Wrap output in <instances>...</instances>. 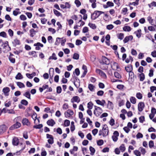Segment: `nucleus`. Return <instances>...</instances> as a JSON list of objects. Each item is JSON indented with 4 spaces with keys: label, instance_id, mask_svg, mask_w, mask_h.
<instances>
[{
    "label": "nucleus",
    "instance_id": "f257e3e1",
    "mask_svg": "<svg viewBox=\"0 0 156 156\" xmlns=\"http://www.w3.org/2000/svg\"><path fill=\"white\" fill-rule=\"evenodd\" d=\"M109 130L107 125H103L102 126V129L99 130L98 135L100 136L102 135L103 137H106L108 134Z\"/></svg>",
    "mask_w": 156,
    "mask_h": 156
},
{
    "label": "nucleus",
    "instance_id": "f03ea898",
    "mask_svg": "<svg viewBox=\"0 0 156 156\" xmlns=\"http://www.w3.org/2000/svg\"><path fill=\"white\" fill-rule=\"evenodd\" d=\"M104 12L99 11H95L91 14V18L93 20H95L98 18L101 14L104 13Z\"/></svg>",
    "mask_w": 156,
    "mask_h": 156
},
{
    "label": "nucleus",
    "instance_id": "7ed1b4c3",
    "mask_svg": "<svg viewBox=\"0 0 156 156\" xmlns=\"http://www.w3.org/2000/svg\"><path fill=\"white\" fill-rule=\"evenodd\" d=\"M95 110L94 111V113L97 117L99 116L100 115L102 112L103 110L100 107L94 106Z\"/></svg>",
    "mask_w": 156,
    "mask_h": 156
},
{
    "label": "nucleus",
    "instance_id": "20e7f679",
    "mask_svg": "<svg viewBox=\"0 0 156 156\" xmlns=\"http://www.w3.org/2000/svg\"><path fill=\"white\" fill-rule=\"evenodd\" d=\"M46 137L48 139V141L49 144H53L54 142V137L52 135L47 134H46Z\"/></svg>",
    "mask_w": 156,
    "mask_h": 156
},
{
    "label": "nucleus",
    "instance_id": "39448f33",
    "mask_svg": "<svg viewBox=\"0 0 156 156\" xmlns=\"http://www.w3.org/2000/svg\"><path fill=\"white\" fill-rule=\"evenodd\" d=\"M145 106L144 103L143 102H140L138 105V109L139 112L143 111Z\"/></svg>",
    "mask_w": 156,
    "mask_h": 156
},
{
    "label": "nucleus",
    "instance_id": "423d86ee",
    "mask_svg": "<svg viewBox=\"0 0 156 156\" xmlns=\"http://www.w3.org/2000/svg\"><path fill=\"white\" fill-rule=\"evenodd\" d=\"M96 72L103 78H106V75L103 71L99 69H96Z\"/></svg>",
    "mask_w": 156,
    "mask_h": 156
},
{
    "label": "nucleus",
    "instance_id": "0eeeda50",
    "mask_svg": "<svg viewBox=\"0 0 156 156\" xmlns=\"http://www.w3.org/2000/svg\"><path fill=\"white\" fill-rule=\"evenodd\" d=\"M21 124L18 122H16V123L11 126L9 129L11 130L14 129H17L20 127Z\"/></svg>",
    "mask_w": 156,
    "mask_h": 156
},
{
    "label": "nucleus",
    "instance_id": "6e6552de",
    "mask_svg": "<svg viewBox=\"0 0 156 156\" xmlns=\"http://www.w3.org/2000/svg\"><path fill=\"white\" fill-rule=\"evenodd\" d=\"M22 123L23 125H26L28 126L30 125V122L29 120L26 118H23V119Z\"/></svg>",
    "mask_w": 156,
    "mask_h": 156
},
{
    "label": "nucleus",
    "instance_id": "1a4fd4ad",
    "mask_svg": "<svg viewBox=\"0 0 156 156\" xmlns=\"http://www.w3.org/2000/svg\"><path fill=\"white\" fill-rule=\"evenodd\" d=\"M7 127L5 125H2L0 126V134L3 133L5 132L7 129Z\"/></svg>",
    "mask_w": 156,
    "mask_h": 156
},
{
    "label": "nucleus",
    "instance_id": "9d476101",
    "mask_svg": "<svg viewBox=\"0 0 156 156\" xmlns=\"http://www.w3.org/2000/svg\"><path fill=\"white\" fill-rule=\"evenodd\" d=\"M111 67L114 70H116L120 68L118 63L115 62H113L111 64Z\"/></svg>",
    "mask_w": 156,
    "mask_h": 156
},
{
    "label": "nucleus",
    "instance_id": "9b49d317",
    "mask_svg": "<svg viewBox=\"0 0 156 156\" xmlns=\"http://www.w3.org/2000/svg\"><path fill=\"white\" fill-rule=\"evenodd\" d=\"M102 61L103 64L106 65H109L110 63L109 60L104 56H102Z\"/></svg>",
    "mask_w": 156,
    "mask_h": 156
},
{
    "label": "nucleus",
    "instance_id": "f8f14e48",
    "mask_svg": "<svg viewBox=\"0 0 156 156\" xmlns=\"http://www.w3.org/2000/svg\"><path fill=\"white\" fill-rule=\"evenodd\" d=\"M34 46L36 47L35 49L37 50H40L41 49L40 47L42 48L44 46L43 44L40 42H37L34 44Z\"/></svg>",
    "mask_w": 156,
    "mask_h": 156
},
{
    "label": "nucleus",
    "instance_id": "ddd939ff",
    "mask_svg": "<svg viewBox=\"0 0 156 156\" xmlns=\"http://www.w3.org/2000/svg\"><path fill=\"white\" fill-rule=\"evenodd\" d=\"M80 99L78 96L73 97L71 100V101L72 103H73L75 102L78 103L80 102Z\"/></svg>",
    "mask_w": 156,
    "mask_h": 156
},
{
    "label": "nucleus",
    "instance_id": "4468645a",
    "mask_svg": "<svg viewBox=\"0 0 156 156\" xmlns=\"http://www.w3.org/2000/svg\"><path fill=\"white\" fill-rule=\"evenodd\" d=\"M75 79L76 80V81H74L73 83L76 87L78 88L80 86V80L78 79V78L77 77H75Z\"/></svg>",
    "mask_w": 156,
    "mask_h": 156
},
{
    "label": "nucleus",
    "instance_id": "2eb2a0df",
    "mask_svg": "<svg viewBox=\"0 0 156 156\" xmlns=\"http://www.w3.org/2000/svg\"><path fill=\"white\" fill-rule=\"evenodd\" d=\"M12 144L14 146H17L19 143V140L17 137H14L12 139Z\"/></svg>",
    "mask_w": 156,
    "mask_h": 156
},
{
    "label": "nucleus",
    "instance_id": "dca6fc26",
    "mask_svg": "<svg viewBox=\"0 0 156 156\" xmlns=\"http://www.w3.org/2000/svg\"><path fill=\"white\" fill-rule=\"evenodd\" d=\"M133 37L132 35L126 37L124 39L123 41L124 43L128 42L129 40H132Z\"/></svg>",
    "mask_w": 156,
    "mask_h": 156
},
{
    "label": "nucleus",
    "instance_id": "f3484780",
    "mask_svg": "<svg viewBox=\"0 0 156 156\" xmlns=\"http://www.w3.org/2000/svg\"><path fill=\"white\" fill-rule=\"evenodd\" d=\"M125 69L127 72H130L133 70L132 66L131 65H128L125 67Z\"/></svg>",
    "mask_w": 156,
    "mask_h": 156
},
{
    "label": "nucleus",
    "instance_id": "a211bd4d",
    "mask_svg": "<svg viewBox=\"0 0 156 156\" xmlns=\"http://www.w3.org/2000/svg\"><path fill=\"white\" fill-rule=\"evenodd\" d=\"M47 123L48 125L51 126H53L55 123L54 121L52 119L48 120Z\"/></svg>",
    "mask_w": 156,
    "mask_h": 156
},
{
    "label": "nucleus",
    "instance_id": "6ab92c4d",
    "mask_svg": "<svg viewBox=\"0 0 156 156\" xmlns=\"http://www.w3.org/2000/svg\"><path fill=\"white\" fill-rule=\"evenodd\" d=\"M129 80L132 81L133 80H134V73L132 71L130 72H129Z\"/></svg>",
    "mask_w": 156,
    "mask_h": 156
},
{
    "label": "nucleus",
    "instance_id": "aec40b11",
    "mask_svg": "<svg viewBox=\"0 0 156 156\" xmlns=\"http://www.w3.org/2000/svg\"><path fill=\"white\" fill-rule=\"evenodd\" d=\"M95 101L97 104L103 106H104V104L105 103V100H102L101 101L99 100H97Z\"/></svg>",
    "mask_w": 156,
    "mask_h": 156
},
{
    "label": "nucleus",
    "instance_id": "412c9836",
    "mask_svg": "<svg viewBox=\"0 0 156 156\" xmlns=\"http://www.w3.org/2000/svg\"><path fill=\"white\" fill-rule=\"evenodd\" d=\"M30 36L31 37H33L36 34V32L34 29H31L29 31Z\"/></svg>",
    "mask_w": 156,
    "mask_h": 156
},
{
    "label": "nucleus",
    "instance_id": "4be33fe9",
    "mask_svg": "<svg viewBox=\"0 0 156 156\" xmlns=\"http://www.w3.org/2000/svg\"><path fill=\"white\" fill-rule=\"evenodd\" d=\"M10 89L8 87H5L3 88L2 91L5 95H7V94L9 92Z\"/></svg>",
    "mask_w": 156,
    "mask_h": 156
},
{
    "label": "nucleus",
    "instance_id": "5701e85b",
    "mask_svg": "<svg viewBox=\"0 0 156 156\" xmlns=\"http://www.w3.org/2000/svg\"><path fill=\"white\" fill-rule=\"evenodd\" d=\"M26 75L29 78L31 79L36 75V73L35 72H33L31 74L27 73L26 74Z\"/></svg>",
    "mask_w": 156,
    "mask_h": 156
},
{
    "label": "nucleus",
    "instance_id": "b1692460",
    "mask_svg": "<svg viewBox=\"0 0 156 156\" xmlns=\"http://www.w3.org/2000/svg\"><path fill=\"white\" fill-rule=\"evenodd\" d=\"M135 34H136V37L138 38H140L141 36V30L139 29L135 32Z\"/></svg>",
    "mask_w": 156,
    "mask_h": 156
},
{
    "label": "nucleus",
    "instance_id": "393cba45",
    "mask_svg": "<svg viewBox=\"0 0 156 156\" xmlns=\"http://www.w3.org/2000/svg\"><path fill=\"white\" fill-rule=\"evenodd\" d=\"M138 76L139 77L140 81H143L145 79V75L143 73L139 74Z\"/></svg>",
    "mask_w": 156,
    "mask_h": 156
},
{
    "label": "nucleus",
    "instance_id": "a878e982",
    "mask_svg": "<svg viewBox=\"0 0 156 156\" xmlns=\"http://www.w3.org/2000/svg\"><path fill=\"white\" fill-rule=\"evenodd\" d=\"M23 95L28 99L30 100L31 99L30 94L29 91L26 92L25 93L23 94Z\"/></svg>",
    "mask_w": 156,
    "mask_h": 156
},
{
    "label": "nucleus",
    "instance_id": "bb28decb",
    "mask_svg": "<svg viewBox=\"0 0 156 156\" xmlns=\"http://www.w3.org/2000/svg\"><path fill=\"white\" fill-rule=\"evenodd\" d=\"M57 59L55 53H53L51 56L49 57L48 58L49 60H56Z\"/></svg>",
    "mask_w": 156,
    "mask_h": 156
},
{
    "label": "nucleus",
    "instance_id": "cd10ccee",
    "mask_svg": "<svg viewBox=\"0 0 156 156\" xmlns=\"http://www.w3.org/2000/svg\"><path fill=\"white\" fill-rule=\"evenodd\" d=\"M117 36L118 39L120 40H122L124 38V35L122 33H120L119 34H118L117 35Z\"/></svg>",
    "mask_w": 156,
    "mask_h": 156
},
{
    "label": "nucleus",
    "instance_id": "c85d7f7f",
    "mask_svg": "<svg viewBox=\"0 0 156 156\" xmlns=\"http://www.w3.org/2000/svg\"><path fill=\"white\" fill-rule=\"evenodd\" d=\"M107 106L108 108L109 109H112L113 107V103L112 102L110 101H108Z\"/></svg>",
    "mask_w": 156,
    "mask_h": 156
},
{
    "label": "nucleus",
    "instance_id": "c756f323",
    "mask_svg": "<svg viewBox=\"0 0 156 156\" xmlns=\"http://www.w3.org/2000/svg\"><path fill=\"white\" fill-rule=\"evenodd\" d=\"M54 14L57 16H62V14L57 10L54 9L53 10Z\"/></svg>",
    "mask_w": 156,
    "mask_h": 156
},
{
    "label": "nucleus",
    "instance_id": "7c9ffc66",
    "mask_svg": "<svg viewBox=\"0 0 156 156\" xmlns=\"http://www.w3.org/2000/svg\"><path fill=\"white\" fill-rule=\"evenodd\" d=\"M29 55H32L34 57L36 58L37 57L36 54V52L35 51H32L29 52Z\"/></svg>",
    "mask_w": 156,
    "mask_h": 156
},
{
    "label": "nucleus",
    "instance_id": "2f4dec72",
    "mask_svg": "<svg viewBox=\"0 0 156 156\" xmlns=\"http://www.w3.org/2000/svg\"><path fill=\"white\" fill-rule=\"evenodd\" d=\"M88 26L93 29H95L97 28V26L95 24L89 23L88 24Z\"/></svg>",
    "mask_w": 156,
    "mask_h": 156
},
{
    "label": "nucleus",
    "instance_id": "473e14b6",
    "mask_svg": "<svg viewBox=\"0 0 156 156\" xmlns=\"http://www.w3.org/2000/svg\"><path fill=\"white\" fill-rule=\"evenodd\" d=\"M123 29L125 31L129 32L131 31V28L129 26H125L123 27Z\"/></svg>",
    "mask_w": 156,
    "mask_h": 156
},
{
    "label": "nucleus",
    "instance_id": "72a5a7b5",
    "mask_svg": "<svg viewBox=\"0 0 156 156\" xmlns=\"http://www.w3.org/2000/svg\"><path fill=\"white\" fill-rule=\"evenodd\" d=\"M16 84L20 88H24L25 87L24 84L23 83L21 82H17Z\"/></svg>",
    "mask_w": 156,
    "mask_h": 156
},
{
    "label": "nucleus",
    "instance_id": "f704fd0d",
    "mask_svg": "<svg viewBox=\"0 0 156 156\" xmlns=\"http://www.w3.org/2000/svg\"><path fill=\"white\" fill-rule=\"evenodd\" d=\"M16 10H14L13 11V15L15 16H16L18 14H20L21 13V12H20L17 11L20 10V9L19 8H16Z\"/></svg>",
    "mask_w": 156,
    "mask_h": 156
},
{
    "label": "nucleus",
    "instance_id": "c9c22d12",
    "mask_svg": "<svg viewBox=\"0 0 156 156\" xmlns=\"http://www.w3.org/2000/svg\"><path fill=\"white\" fill-rule=\"evenodd\" d=\"M89 149L90 151V154L92 155H93L95 151V149L92 146H90L89 147Z\"/></svg>",
    "mask_w": 156,
    "mask_h": 156
},
{
    "label": "nucleus",
    "instance_id": "e433bc0d",
    "mask_svg": "<svg viewBox=\"0 0 156 156\" xmlns=\"http://www.w3.org/2000/svg\"><path fill=\"white\" fill-rule=\"evenodd\" d=\"M15 78L17 80H20L23 78V76L20 73H19L15 77Z\"/></svg>",
    "mask_w": 156,
    "mask_h": 156
},
{
    "label": "nucleus",
    "instance_id": "4c0bfd02",
    "mask_svg": "<svg viewBox=\"0 0 156 156\" xmlns=\"http://www.w3.org/2000/svg\"><path fill=\"white\" fill-rule=\"evenodd\" d=\"M114 75L118 79H120L121 78V76L120 74L117 72H115L114 73Z\"/></svg>",
    "mask_w": 156,
    "mask_h": 156
},
{
    "label": "nucleus",
    "instance_id": "58836bf2",
    "mask_svg": "<svg viewBox=\"0 0 156 156\" xmlns=\"http://www.w3.org/2000/svg\"><path fill=\"white\" fill-rule=\"evenodd\" d=\"M130 101L132 104H135L136 103V99L133 97H131L130 98Z\"/></svg>",
    "mask_w": 156,
    "mask_h": 156
},
{
    "label": "nucleus",
    "instance_id": "ea45409f",
    "mask_svg": "<svg viewBox=\"0 0 156 156\" xmlns=\"http://www.w3.org/2000/svg\"><path fill=\"white\" fill-rule=\"evenodd\" d=\"M63 38V37H62V38L57 37L56 39V41L55 43V45H58L60 43V40H59V41H58V40H60Z\"/></svg>",
    "mask_w": 156,
    "mask_h": 156
},
{
    "label": "nucleus",
    "instance_id": "a19ab883",
    "mask_svg": "<svg viewBox=\"0 0 156 156\" xmlns=\"http://www.w3.org/2000/svg\"><path fill=\"white\" fill-rule=\"evenodd\" d=\"M70 121L67 119H66L64 121V125L65 126H68L70 125Z\"/></svg>",
    "mask_w": 156,
    "mask_h": 156
},
{
    "label": "nucleus",
    "instance_id": "79ce46f5",
    "mask_svg": "<svg viewBox=\"0 0 156 156\" xmlns=\"http://www.w3.org/2000/svg\"><path fill=\"white\" fill-rule=\"evenodd\" d=\"M21 103L22 105H24L27 106L28 104V101L25 100L23 99L21 101Z\"/></svg>",
    "mask_w": 156,
    "mask_h": 156
},
{
    "label": "nucleus",
    "instance_id": "37998d69",
    "mask_svg": "<svg viewBox=\"0 0 156 156\" xmlns=\"http://www.w3.org/2000/svg\"><path fill=\"white\" fill-rule=\"evenodd\" d=\"M93 104L91 102H90L87 104V108L89 109H92Z\"/></svg>",
    "mask_w": 156,
    "mask_h": 156
},
{
    "label": "nucleus",
    "instance_id": "c03bdc74",
    "mask_svg": "<svg viewBox=\"0 0 156 156\" xmlns=\"http://www.w3.org/2000/svg\"><path fill=\"white\" fill-rule=\"evenodd\" d=\"M43 125L42 124H40L37 125H34L33 126V128L36 129H40L42 128Z\"/></svg>",
    "mask_w": 156,
    "mask_h": 156
},
{
    "label": "nucleus",
    "instance_id": "a18cd8bd",
    "mask_svg": "<svg viewBox=\"0 0 156 156\" xmlns=\"http://www.w3.org/2000/svg\"><path fill=\"white\" fill-rule=\"evenodd\" d=\"M13 43L15 45H19L20 44V41L17 39H14Z\"/></svg>",
    "mask_w": 156,
    "mask_h": 156
},
{
    "label": "nucleus",
    "instance_id": "49530a36",
    "mask_svg": "<svg viewBox=\"0 0 156 156\" xmlns=\"http://www.w3.org/2000/svg\"><path fill=\"white\" fill-rule=\"evenodd\" d=\"M88 87L90 91H93V90L94 86L93 84H89Z\"/></svg>",
    "mask_w": 156,
    "mask_h": 156
},
{
    "label": "nucleus",
    "instance_id": "de8ad7c7",
    "mask_svg": "<svg viewBox=\"0 0 156 156\" xmlns=\"http://www.w3.org/2000/svg\"><path fill=\"white\" fill-rule=\"evenodd\" d=\"M119 148L120 150L122 152H124L126 150V148L124 146V144H122L120 147Z\"/></svg>",
    "mask_w": 156,
    "mask_h": 156
},
{
    "label": "nucleus",
    "instance_id": "09e8293b",
    "mask_svg": "<svg viewBox=\"0 0 156 156\" xmlns=\"http://www.w3.org/2000/svg\"><path fill=\"white\" fill-rule=\"evenodd\" d=\"M147 20L149 23L151 25H153L152 23L153 22V20L152 19L151 16H148L147 18Z\"/></svg>",
    "mask_w": 156,
    "mask_h": 156
},
{
    "label": "nucleus",
    "instance_id": "8fccbe9b",
    "mask_svg": "<svg viewBox=\"0 0 156 156\" xmlns=\"http://www.w3.org/2000/svg\"><path fill=\"white\" fill-rule=\"evenodd\" d=\"M149 7L150 8H151L152 6H156V2H153L150 4L148 5Z\"/></svg>",
    "mask_w": 156,
    "mask_h": 156
},
{
    "label": "nucleus",
    "instance_id": "3c124183",
    "mask_svg": "<svg viewBox=\"0 0 156 156\" xmlns=\"http://www.w3.org/2000/svg\"><path fill=\"white\" fill-rule=\"evenodd\" d=\"M31 117L32 118V119L34 120L35 122V120H36V119H37V114L35 112L33 113L31 115Z\"/></svg>",
    "mask_w": 156,
    "mask_h": 156
},
{
    "label": "nucleus",
    "instance_id": "603ef678",
    "mask_svg": "<svg viewBox=\"0 0 156 156\" xmlns=\"http://www.w3.org/2000/svg\"><path fill=\"white\" fill-rule=\"evenodd\" d=\"M134 153L136 156H140L141 155L140 152L137 150H136L134 151Z\"/></svg>",
    "mask_w": 156,
    "mask_h": 156
},
{
    "label": "nucleus",
    "instance_id": "864d4df0",
    "mask_svg": "<svg viewBox=\"0 0 156 156\" xmlns=\"http://www.w3.org/2000/svg\"><path fill=\"white\" fill-rule=\"evenodd\" d=\"M69 106L68 104L65 103L62 106V108L63 109L66 110L68 108Z\"/></svg>",
    "mask_w": 156,
    "mask_h": 156
},
{
    "label": "nucleus",
    "instance_id": "5fc2aeb1",
    "mask_svg": "<svg viewBox=\"0 0 156 156\" xmlns=\"http://www.w3.org/2000/svg\"><path fill=\"white\" fill-rule=\"evenodd\" d=\"M124 87V86L122 84H119L117 86V88L118 89L120 90L123 89Z\"/></svg>",
    "mask_w": 156,
    "mask_h": 156
},
{
    "label": "nucleus",
    "instance_id": "6e6d98bb",
    "mask_svg": "<svg viewBox=\"0 0 156 156\" xmlns=\"http://www.w3.org/2000/svg\"><path fill=\"white\" fill-rule=\"evenodd\" d=\"M106 4L108 5V7H111L114 6V4L112 2L108 1L107 2Z\"/></svg>",
    "mask_w": 156,
    "mask_h": 156
},
{
    "label": "nucleus",
    "instance_id": "4d7b16f0",
    "mask_svg": "<svg viewBox=\"0 0 156 156\" xmlns=\"http://www.w3.org/2000/svg\"><path fill=\"white\" fill-rule=\"evenodd\" d=\"M79 55L77 53H75L74 54L73 56V58L74 59H78L79 58Z\"/></svg>",
    "mask_w": 156,
    "mask_h": 156
},
{
    "label": "nucleus",
    "instance_id": "13d9d810",
    "mask_svg": "<svg viewBox=\"0 0 156 156\" xmlns=\"http://www.w3.org/2000/svg\"><path fill=\"white\" fill-rule=\"evenodd\" d=\"M149 146L150 148H152L154 146V143L152 140H150L149 142Z\"/></svg>",
    "mask_w": 156,
    "mask_h": 156
},
{
    "label": "nucleus",
    "instance_id": "bf43d9fd",
    "mask_svg": "<svg viewBox=\"0 0 156 156\" xmlns=\"http://www.w3.org/2000/svg\"><path fill=\"white\" fill-rule=\"evenodd\" d=\"M114 26L112 24H109L106 26V28L108 30H111L114 28Z\"/></svg>",
    "mask_w": 156,
    "mask_h": 156
},
{
    "label": "nucleus",
    "instance_id": "052dcab7",
    "mask_svg": "<svg viewBox=\"0 0 156 156\" xmlns=\"http://www.w3.org/2000/svg\"><path fill=\"white\" fill-rule=\"evenodd\" d=\"M136 97L138 99H140L142 98V95L140 93H138L136 94Z\"/></svg>",
    "mask_w": 156,
    "mask_h": 156
},
{
    "label": "nucleus",
    "instance_id": "680f3d73",
    "mask_svg": "<svg viewBox=\"0 0 156 156\" xmlns=\"http://www.w3.org/2000/svg\"><path fill=\"white\" fill-rule=\"evenodd\" d=\"M0 36L4 37H6L7 35L6 33L4 31L0 33Z\"/></svg>",
    "mask_w": 156,
    "mask_h": 156
},
{
    "label": "nucleus",
    "instance_id": "e2e57ef3",
    "mask_svg": "<svg viewBox=\"0 0 156 156\" xmlns=\"http://www.w3.org/2000/svg\"><path fill=\"white\" fill-rule=\"evenodd\" d=\"M140 122L143 123L145 121V118L144 116H141L139 118Z\"/></svg>",
    "mask_w": 156,
    "mask_h": 156
},
{
    "label": "nucleus",
    "instance_id": "0e129e2a",
    "mask_svg": "<svg viewBox=\"0 0 156 156\" xmlns=\"http://www.w3.org/2000/svg\"><path fill=\"white\" fill-rule=\"evenodd\" d=\"M104 143L103 141L102 140H100L97 141V144L99 146H101Z\"/></svg>",
    "mask_w": 156,
    "mask_h": 156
},
{
    "label": "nucleus",
    "instance_id": "69168bd1",
    "mask_svg": "<svg viewBox=\"0 0 156 156\" xmlns=\"http://www.w3.org/2000/svg\"><path fill=\"white\" fill-rule=\"evenodd\" d=\"M88 28L87 27H85L83 28L82 30V32L83 33H86L88 31Z\"/></svg>",
    "mask_w": 156,
    "mask_h": 156
},
{
    "label": "nucleus",
    "instance_id": "338daca9",
    "mask_svg": "<svg viewBox=\"0 0 156 156\" xmlns=\"http://www.w3.org/2000/svg\"><path fill=\"white\" fill-rule=\"evenodd\" d=\"M143 154H144L146 152L145 149L142 147H140L139 148Z\"/></svg>",
    "mask_w": 156,
    "mask_h": 156
},
{
    "label": "nucleus",
    "instance_id": "774afa93",
    "mask_svg": "<svg viewBox=\"0 0 156 156\" xmlns=\"http://www.w3.org/2000/svg\"><path fill=\"white\" fill-rule=\"evenodd\" d=\"M124 131L127 133H128L130 131V129L128 127L126 126L123 128Z\"/></svg>",
    "mask_w": 156,
    "mask_h": 156
}]
</instances>
